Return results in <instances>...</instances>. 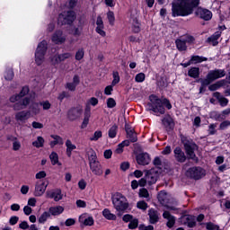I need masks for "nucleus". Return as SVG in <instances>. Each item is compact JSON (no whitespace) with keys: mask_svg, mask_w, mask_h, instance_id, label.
I'll return each instance as SVG.
<instances>
[{"mask_svg":"<svg viewBox=\"0 0 230 230\" xmlns=\"http://www.w3.org/2000/svg\"><path fill=\"white\" fill-rule=\"evenodd\" d=\"M200 0H178L172 3V17H188L195 12L196 17L203 21H211L213 13L209 9L199 7ZM195 8L196 11H195Z\"/></svg>","mask_w":230,"mask_h":230,"instance_id":"f257e3e1","label":"nucleus"},{"mask_svg":"<svg viewBox=\"0 0 230 230\" xmlns=\"http://www.w3.org/2000/svg\"><path fill=\"white\" fill-rule=\"evenodd\" d=\"M181 143L183 145L184 151L181 146H176L173 150L174 159L177 163H186V161H193L196 164H199V156L195 154L199 150V145L194 140L182 134L180 135Z\"/></svg>","mask_w":230,"mask_h":230,"instance_id":"f03ea898","label":"nucleus"},{"mask_svg":"<svg viewBox=\"0 0 230 230\" xmlns=\"http://www.w3.org/2000/svg\"><path fill=\"white\" fill-rule=\"evenodd\" d=\"M148 100L150 102L147 103L149 111H152L155 114H166V109L167 111H172V102L166 97L159 98V96L153 93L149 95Z\"/></svg>","mask_w":230,"mask_h":230,"instance_id":"7ed1b4c3","label":"nucleus"},{"mask_svg":"<svg viewBox=\"0 0 230 230\" xmlns=\"http://www.w3.org/2000/svg\"><path fill=\"white\" fill-rule=\"evenodd\" d=\"M111 201L113 208L118 211V217H122L123 213L128 209L129 204L127 201V198L119 192H116L111 196Z\"/></svg>","mask_w":230,"mask_h":230,"instance_id":"20e7f679","label":"nucleus"},{"mask_svg":"<svg viewBox=\"0 0 230 230\" xmlns=\"http://www.w3.org/2000/svg\"><path fill=\"white\" fill-rule=\"evenodd\" d=\"M88 161L91 172L93 175L98 177L103 175V169L102 164L98 161V156L96 155V151L93 148L88 151Z\"/></svg>","mask_w":230,"mask_h":230,"instance_id":"39448f33","label":"nucleus"},{"mask_svg":"<svg viewBox=\"0 0 230 230\" xmlns=\"http://www.w3.org/2000/svg\"><path fill=\"white\" fill-rule=\"evenodd\" d=\"M46 53H48V41H46V40H43L38 44L35 51V63L37 64V66L44 64Z\"/></svg>","mask_w":230,"mask_h":230,"instance_id":"423d86ee","label":"nucleus"},{"mask_svg":"<svg viewBox=\"0 0 230 230\" xmlns=\"http://www.w3.org/2000/svg\"><path fill=\"white\" fill-rule=\"evenodd\" d=\"M185 175L188 179H192V181H200L202 177H206V170L200 166L190 167Z\"/></svg>","mask_w":230,"mask_h":230,"instance_id":"0eeeda50","label":"nucleus"},{"mask_svg":"<svg viewBox=\"0 0 230 230\" xmlns=\"http://www.w3.org/2000/svg\"><path fill=\"white\" fill-rule=\"evenodd\" d=\"M76 19V13L75 11H67L66 15L60 13L58 19V24H61V26H71L75 22Z\"/></svg>","mask_w":230,"mask_h":230,"instance_id":"6e6552de","label":"nucleus"},{"mask_svg":"<svg viewBox=\"0 0 230 230\" xmlns=\"http://www.w3.org/2000/svg\"><path fill=\"white\" fill-rule=\"evenodd\" d=\"M82 114H84V106L77 104L67 111L66 118L69 121H76Z\"/></svg>","mask_w":230,"mask_h":230,"instance_id":"1a4fd4ad","label":"nucleus"},{"mask_svg":"<svg viewBox=\"0 0 230 230\" xmlns=\"http://www.w3.org/2000/svg\"><path fill=\"white\" fill-rule=\"evenodd\" d=\"M195 42V37L191 35H187L185 39H176L175 46L178 51H188V45L193 44Z\"/></svg>","mask_w":230,"mask_h":230,"instance_id":"9d476101","label":"nucleus"},{"mask_svg":"<svg viewBox=\"0 0 230 230\" xmlns=\"http://www.w3.org/2000/svg\"><path fill=\"white\" fill-rule=\"evenodd\" d=\"M226 76V70L224 69H214L210 70L208 75H206V80L208 81L210 84H213L215 80H218L220 78H224Z\"/></svg>","mask_w":230,"mask_h":230,"instance_id":"9b49d317","label":"nucleus"},{"mask_svg":"<svg viewBox=\"0 0 230 230\" xmlns=\"http://www.w3.org/2000/svg\"><path fill=\"white\" fill-rule=\"evenodd\" d=\"M49 185V181L40 180L35 185L34 197H42L44 193H46V190H48V186Z\"/></svg>","mask_w":230,"mask_h":230,"instance_id":"f8f14e48","label":"nucleus"},{"mask_svg":"<svg viewBox=\"0 0 230 230\" xmlns=\"http://www.w3.org/2000/svg\"><path fill=\"white\" fill-rule=\"evenodd\" d=\"M162 125L164 127L166 132H172L175 128V120L172 115L166 114L162 119Z\"/></svg>","mask_w":230,"mask_h":230,"instance_id":"ddd939ff","label":"nucleus"},{"mask_svg":"<svg viewBox=\"0 0 230 230\" xmlns=\"http://www.w3.org/2000/svg\"><path fill=\"white\" fill-rule=\"evenodd\" d=\"M157 199L162 206H164L171 211H175V209H177L175 208V207L168 205V194L165 190H161L160 192H158Z\"/></svg>","mask_w":230,"mask_h":230,"instance_id":"4468645a","label":"nucleus"},{"mask_svg":"<svg viewBox=\"0 0 230 230\" xmlns=\"http://www.w3.org/2000/svg\"><path fill=\"white\" fill-rule=\"evenodd\" d=\"M71 57H73V55L69 52L58 54L50 58V62L52 66H58L60 62H64L65 60H67V58H71Z\"/></svg>","mask_w":230,"mask_h":230,"instance_id":"2eb2a0df","label":"nucleus"},{"mask_svg":"<svg viewBox=\"0 0 230 230\" xmlns=\"http://www.w3.org/2000/svg\"><path fill=\"white\" fill-rule=\"evenodd\" d=\"M136 161L140 166L150 164V155L148 153H140L137 155Z\"/></svg>","mask_w":230,"mask_h":230,"instance_id":"dca6fc26","label":"nucleus"},{"mask_svg":"<svg viewBox=\"0 0 230 230\" xmlns=\"http://www.w3.org/2000/svg\"><path fill=\"white\" fill-rule=\"evenodd\" d=\"M183 226H187L190 229L197 226V218L193 215H186L181 217Z\"/></svg>","mask_w":230,"mask_h":230,"instance_id":"f3484780","label":"nucleus"},{"mask_svg":"<svg viewBox=\"0 0 230 230\" xmlns=\"http://www.w3.org/2000/svg\"><path fill=\"white\" fill-rule=\"evenodd\" d=\"M103 30H105V24H103V19L102 16H97L96 20V28L95 31L98 33V35H101V37H107V32H105Z\"/></svg>","mask_w":230,"mask_h":230,"instance_id":"a211bd4d","label":"nucleus"},{"mask_svg":"<svg viewBox=\"0 0 230 230\" xmlns=\"http://www.w3.org/2000/svg\"><path fill=\"white\" fill-rule=\"evenodd\" d=\"M47 197L48 199H54L55 202H60L64 195H62V190L56 189L55 190H48Z\"/></svg>","mask_w":230,"mask_h":230,"instance_id":"6ab92c4d","label":"nucleus"},{"mask_svg":"<svg viewBox=\"0 0 230 230\" xmlns=\"http://www.w3.org/2000/svg\"><path fill=\"white\" fill-rule=\"evenodd\" d=\"M79 224L81 225V227H84V226H94V218L92 216L87 217V214H83L79 217Z\"/></svg>","mask_w":230,"mask_h":230,"instance_id":"aec40b11","label":"nucleus"},{"mask_svg":"<svg viewBox=\"0 0 230 230\" xmlns=\"http://www.w3.org/2000/svg\"><path fill=\"white\" fill-rule=\"evenodd\" d=\"M213 96L216 100L218 101V103L221 107H227V105H229V99L224 97L220 92H215Z\"/></svg>","mask_w":230,"mask_h":230,"instance_id":"412c9836","label":"nucleus"},{"mask_svg":"<svg viewBox=\"0 0 230 230\" xmlns=\"http://www.w3.org/2000/svg\"><path fill=\"white\" fill-rule=\"evenodd\" d=\"M222 37V31H217L215 34L208 38V42H210L212 46H218V40Z\"/></svg>","mask_w":230,"mask_h":230,"instance_id":"4be33fe9","label":"nucleus"},{"mask_svg":"<svg viewBox=\"0 0 230 230\" xmlns=\"http://www.w3.org/2000/svg\"><path fill=\"white\" fill-rule=\"evenodd\" d=\"M226 84H227V81L226 79L219 80L215 84H209L208 91H211V92L218 91V89H220V87H224Z\"/></svg>","mask_w":230,"mask_h":230,"instance_id":"5701e85b","label":"nucleus"},{"mask_svg":"<svg viewBox=\"0 0 230 230\" xmlns=\"http://www.w3.org/2000/svg\"><path fill=\"white\" fill-rule=\"evenodd\" d=\"M197 84H201L199 87V94H204L206 93V88L208 85H211V83L206 78H199L196 80Z\"/></svg>","mask_w":230,"mask_h":230,"instance_id":"b1692460","label":"nucleus"},{"mask_svg":"<svg viewBox=\"0 0 230 230\" xmlns=\"http://www.w3.org/2000/svg\"><path fill=\"white\" fill-rule=\"evenodd\" d=\"M49 213L50 217H58L59 215H62L64 213V207L62 206H56V207H50L49 208Z\"/></svg>","mask_w":230,"mask_h":230,"instance_id":"393cba45","label":"nucleus"},{"mask_svg":"<svg viewBox=\"0 0 230 230\" xmlns=\"http://www.w3.org/2000/svg\"><path fill=\"white\" fill-rule=\"evenodd\" d=\"M188 76H190V78H199L200 76V68L199 66H191L189 70H188Z\"/></svg>","mask_w":230,"mask_h":230,"instance_id":"a878e982","label":"nucleus"},{"mask_svg":"<svg viewBox=\"0 0 230 230\" xmlns=\"http://www.w3.org/2000/svg\"><path fill=\"white\" fill-rule=\"evenodd\" d=\"M50 137L54 140L50 141V148H54L57 145H64V139L58 135H50Z\"/></svg>","mask_w":230,"mask_h":230,"instance_id":"bb28decb","label":"nucleus"},{"mask_svg":"<svg viewBox=\"0 0 230 230\" xmlns=\"http://www.w3.org/2000/svg\"><path fill=\"white\" fill-rule=\"evenodd\" d=\"M30 118V111H22L15 114L16 121H26Z\"/></svg>","mask_w":230,"mask_h":230,"instance_id":"cd10ccee","label":"nucleus"},{"mask_svg":"<svg viewBox=\"0 0 230 230\" xmlns=\"http://www.w3.org/2000/svg\"><path fill=\"white\" fill-rule=\"evenodd\" d=\"M51 40L55 44H64L66 38L62 37V32H56L52 35Z\"/></svg>","mask_w":230,"mask_h":230,"instance_id":"c85d7f7f","label":"nucleus"},{"mask_svg":"<svg viewBox=\"0 0 230 230\" xmlns=\"http://www.w3.org/2000/svg\"><path fill=\"white\" fill-rule=\"evenodd\" d=\"M190 64H202V62H208V58L199 56V55H193L190 57Z\"/></svg>","mask_w":230,"mask_h":230,"instance_id":"c756f323","label":"nucleus"},{"mask_svg":"<svg viewBox=\"0 0 230 230\" xmlns=\"http://www.w3.org/2000/svg\"><path fill=\"white\" fill-rule=\"evenodd\" d=\"M146 177L147 179V184L148 186H152L157 182V177L154 174H152V171H147L146 172Z\"/></svg>","mask_w":230,"mask_h":230,"instance_id":"7c9ffc66","label":"nucleus"},{"mask_svg":"<svg viewBox=\"0 0 230 230\" xmlns=\"http://www.w3.org/2000/svg\"><path fill=\"white\" fill-rule=\"evenodd\" d=\"M49 159L52 166H56V164H58V166H62V163L58 161V154H57V152L53 151L49 155Z\"/></svg>","mask_w":230,"mask_h":230,"instance_id":"2f4dec72","label":"nucleus"},{"mask_svg":"<svg viewBox=\"0 0 230 230\" xmlns=\"http://www.w3.org/2000/svg\"><path fill=\"white\" fill-rule=\"evenodd\" d=\"M141 31V22L137 18L133 19L132 32L139 33Z\"/></svg>","mask_w":230,"mask_h":230,"instance_id":"473e14b6","label":"nucleus"},{"mask_svg":"<svg viewBox=\"0 0 230 230\" xmlns=\"http://www.w3.org/2000/svg\"><path fill=\"white\" fill-rule=\"evenodd\" d=\"M116 136H118V125L114 124L108 130V137L110 139H114Z\"/></svg>","mask_w":230,"mask_h":230,"instance_id":"72a5a7b5","label":"nucleus"},{"mask_svg":"<svg viewBox=\"0 0 230 230\" xmlns=\"http://www.w3.org/2000/svg\"><path fill=\"white\" fill-rule=\"evenodd\" d=\"M127 137L129 139L130 143H137V133H136V129H132L131 131H128Z\"/></svg>","mask_w":230,"mask_h":230,"instance_id":"f704fd0d","label":"nucleus"},{"mask_svg":"<svg viewBox=\"0 0 230 230\" xmlns=\"http://www.w3.org/2000/svg\"><path fill=\"white\" fill-rule=\"evenodd\" d=\"M102 217H104V218L107 220H116V215L111 213L109 208H104L102 210Z\"/></svg>","mask_w":230,"mask_h":230,"instance_id":"c9c22d12","label":"nucleus"},{"mask_svg":"<svg viewBox=\"0 0 230 230\" xmlns=\"http://www.w3.org/2000/svg\"><path fill=\"white\" fill-rule=\"evenodd\" d=\"M50 217H51V216H50V214H49V211L43 212V213L40 216V217H39V219H38L39 224H46V222H48V219H49Z\"/></svg>","mask_w":230,"mask_h":230,"instance_id":"e433bc0d","label":"nucleus"},{"mask_svg":"<svg viewBox=\"0 0 230 230\" xmlns=\"http://www.w3.org/2000/svg\"><path fill=\"white\" fill-rule=\"evenodd\" d=\"M149 222L151 224H157L159 222V216L157 215V211L154 210L149 213Z\"/></svg>","mask_w":230,"mask_h":230,"instance_id":"4c0bfd02","label":"nucleus"},{"mask_svg":"<svg viewBox=\"0 0 230 230\" xmlns=\"http://www.w3.org/2000/svg\"><path fill=\"white\" fill-rule=\"evenodd\" d=\"M44 137H38L36 141L32 142V146H35V148H42L44 146Z\"/></svg>","mask_w":230,"mask_h":230,"instance_id":"58836bf2","label":"nucleus"},{"mask_svg":"<svg viewBox=\"0 0 230 230\" xmlns=\"http://www.w3.org/2000/svg\"><path fill=\"white\" fill-rule=\"evenodd\" d=\"M107 19L110 26H114V22H116V16L114 15V12L109 11L107 13Z\"/></svg>","mask_w":230,"mask_h":230,"instance_id":"ea45409f","label":"nucleus"},{"mask_svg":"<svg viewBox=\"0 0 230 230\" xmlns=\"http://www.w3.org/2000/svg\"><path fill=\"white\" fill-rule=\"evenodd\" d=\"M13 76H15V75L13 74V69L9 68L5 71L4 78L7 82H12V80H13Z\"/></svg>","mask_w":230,"mask_h":230,"instance_id":"a19ab883","label":"nucleus"},{"mask_svg":"<svg viewBox=\"0 0 230 230\" xmlns=\"http://www.w3.org/2000/svg\"><path fill=\"white\" fill-rule=\"evenodd\" d=\"M137 209H142V211H146L148 209V203L145 200L137 201Z\"/></svg>","mask_w":230,"mask_h":230,"instance_id":"79ce46f5","label":"nucleus"},{"mask_svg":"<svg viewBox=\"0 0 230 230\" xmlns=\"http://www.w3.org/2000/svg\"><path fill=\"white\" fill-rule=\"evenodd\" d=\"M112 76H113V80L111 82V84L116 86V85H118V83L120 81L119 72L113 71Z\"/></svg>","mask_w":230,"mask_h":230,"instance_id":"37998d69","label":"nucleus"},{"mask_svg":"<svg viewBox=\"0 0 230 230\" xmlns=\"http://www.w3.org/2000/svg\"><path fill=\"white\" fill-rule=\"evenodd\" d=\"M138 226H139V219L134 218L129 222L128 227V229H137Z\"/></svg>","mask_w":230,"mask_h":230,"instance_id":"c03bdc74","label":"nucleus"},{"mask_svg":"<svg viewBox=\"0 0 230 230\" xmlns=\"http://www.w3.org/2000/svg\"><path fill=\"white\" fill-rule=\"evenodd\" d=\"M156 85L159 87V89H166V87H168V83H166L164 77H161L157 81Z\"/></svg>","mask_w":230,"mask_h":230,"instance_id":"a18cd8bd","label":"nucleus"},{"mask_svg":"<svg viewBox=\"0 0 230 230\" xmlns=\"http://www.w3.org/2000/svg\"><path fill=\"white\" fill-rule=\"evenodd\" d=\"M102 136H103V133L102 132V130H96L93 133V136L90 137V141H98V139L102 137Z\"/></svg>","mask_w":230,"mask_h":230,"instance_id":"49530a36","label":"nucleus"},{"mask_svg":"<svg viewBox=\"0 0 230 230\" xmlns=\"http://www.w3.org/2000/svg\"><path fill=\"white\" fill-rule=\"evenodd\" d=\"M138 195L140 199H148L150 197V193H148V190L142 188L139 190Z\"/></svg>","mask_w":230,"mask_h":230,"instance_id":"de8ad7c7","label":"nucleus"},{"mask_svg":"<svg viewBox=\"0 0 230 230\" xmlns=\"http://www.w3.org/2000/svg\"><path fill=\"white\" fill-rule=\"evenodd\" d=\"M29 93H30V86L25 85L20 91V93H18V96H20V98H24V96H26V94H28Z\"/></svg>","mask_w":230,"mask_h":230,"instance_id":"09e8293b","label":"nucleus"},{"mask_svg":"<svg viewBox=\"0 0 230 230\" xmlns=\"http://www.w3.org/2000/svg\"><path fill=\"white\" fill-rule=\"evenodd\" d=\"M207 230H220V226L218 225H215L213 222L206 223Z\"/></svg>","mask_w":230,"mask_h":230,"instance_id":"8fccbe9b","label":"nucleus"},{"mask_svg":"<svg viewBox=\"0 0 230 230\" xmlns=\"http://www.w3.org/2000/svg\"><path fill=\"white\" fill-rule=\"evenodd\" d=\"M69 96H71V95L68 93V92L63 91L61 93L58 94V102H60V103H62L64 102V99L69 98Z\"/></svg>","mask_w":230,"mask_h":230,"instance_id":"3c124183","label":"nucleus"},{"mask_svg":"<svg viewBox=\"0 0 230 230\" xmlns=\"http://www.w3.org/2000/svg\"><path fill=\"white\" fill-rule=\"evenodd\" d=\"M106 103L108 109H114L116 107V100L112 97L108 98Z\"/></svg>","mask_w":230,"mask_h":230,"instance_id":"603ef678","label":"nucleus"},{"mask_svg":"<svg viewBox=\"0 0 230 230\" xmlns=\"http://www.w3.org/2000/svg\"><path fill=\"white\" fill-rule=\"evenodd\" d=\"M85 55V52L84 51V49H79L75 53V60H82Z\"/></svg>","mask_w":230,"mask_h":230,"instance_id":"864d4df0","label":"nucleus"},{"mask_svg":"<svg viewBox=\"0 0 230 230\" xmlns=\"http://www.w3.org/2000/svg\"><path fill=\"white\" fill-rule=\"evenodd\" d=\"M66 150H70L73 152V150H76V146L75 144H73V142H71L70 139H67L66 141Z\"/></svg>","mask_w":230,"mask_h":230,"instance_id":"5fc2aeb1","label":"nucleus"},{"mask_svg":"<svg viewBox=\"0 0 230 230\" xmlns=\"http://www.w3.org/2000/svg\"><path fill=\"white\" fill-rule=\"evenodd\" d=\"M135 81L137 82V84H142V82H145V74L144 73H138L135 76Z\"/></svg>","mask_w":230,"mask_h":230,"instance_id":"6e6d98bb","label":"nucleus"},{"mask_svg":"<svg viewBox=\"0 0 230 230\" xmlns=\"http://www.w3.org/2000/svg\"><path fill=\"white\" fill-rule=\"evenodd\" d=\"M84 31V28H78V27H75L74 30H72V34L74 35V37H80V35H82V31Z\"/></svg>","mask_w":230,"mask_h":230,"instance_id":"4d7b16f0","label":"nucleus"},{"mask_svg":"<svg viewBox=\"0 0 230 230\" xmlns=\"http://www.w3.org/2000/svg\"><path fill=\"white\" fill-rule=\"evenodd\" d=\"M217 124H210L208 126V136H215L217 134Z\"/></svg>","mask_w":230,"mask_h":230,"instance_id":"13d9d810","label":"nucleus"},{"mask_svg":"<svg viewBox=\"0 0 230 230\" xmlns=\"http://www.w3.org/2000/svg\"><path fill=\"white\" fill-rule=\"evenodd\" d=\"M31 112H33V114H39L40 112V108L39 107V103L38 102L33 103L31 106Z\"/></svg>","mask_w":230,"mask_h":230,"instance_id":"bf43d9fd","label":"nucleus"},{"mask_svg":"<svg viewBox=\"0 0 230 230\" xmlns=\"http://www.w3.org/2000/svg\"><path fill=\"white\" fill-rule=\"evenodd\" d=\"M40 105H41L43 111H49V109H51V103L49 102V101L41 102H40Z\"/></svg>","mask_w":230,"mask_h":230,"instance_id":"052dcab7","label":"nucleus"},{"mask_svg":"<svg viewBox=\"0 0 230 230\" xmlns=\"http://www.w3.org/2000/svg\"><path fill=\"white\" fill-rule=\"evenodd\" d=\"M112 91H114V85H108L104 88V94H106V96H111V94H112Z\"/></svg>","mask_w":230,"mask_h":230,"instance_id":"680f3d73","label":"nucleus"},{"mask_svg":"<svg viewBox=\"0 0 230 230\" xmlns=\"http://www.w3.org/2000/svg\"><path fill=\"white\" fill-rule=\"evenodd\" d=\"M228 127H230V120H224L219 125V130H226Z\"/></svg>","mask_w":230,"mask_h":230,"instance_id":"e2e57ef3","label":"nucleus"},{"mask_svg":"<svg viewBox=\"0 0 230 230\" xmlns=\"http://www.w3.org/2000/svg\"><path fill=\"white\" fill-rule=\"evenodd\" d=\"M65 87L66 89H68V91L75 93V91H76L77 86L74 83H66Z\"/></svg>","mask_w":230,"mask_h":230,"instance_id":"0e129e2a","label":"nucleus"},{"mask_svg":"<svg viewBox=\"0 0 230 230\" xmlns=\"http://www.w3.org/2000/svg\"><path fill=\"white\" fill-rule=\"evenodd\" d=\"M91 117H88V115H86V116L84 115V120L81 124V128H87V126L89 125V119Z\"/></svg>","mask_w":230,"mask_h":230,"instance_id":"69168bd1","label":"nucleus"},{"mask_svg":"<svg viewBox=\"0 0 230 230\" xmlns=\"http://www.w3.org/2000/svg\"><path fill=\"white\" fill-rule=\"evenodd\" d=\"M31 102V97H24L21 103L23 105V109H26L27 105H30V102Z\"/></svg>","mask_w":230,"mask_h":230,"instance_id":"338daca9","label":"nucleus"},{"mask_svg":"<svg viewBox=\"0 0 230 230\" xmlns=\"http://www.w3.org/2000/svg\"><path fill=\"white\" fill-rule=\"evenodd\" d=\"M122 220H123V222L128 224V222L134 220V216H132L130 214H126L122 217Z\"/></svg>","mask_w":230,"mask_h":230,"instance_id":"774afa93","label":"nucleus"}]
</instances>
